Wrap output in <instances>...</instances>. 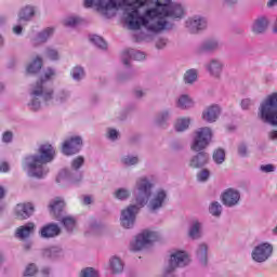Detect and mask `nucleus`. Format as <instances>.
Listing matches in <instances>:
<instances>
[{
  "mask_svg": "<svg viewBox=\"0 0 277 277\" xmlns=\"http://www.w3.org/2000/svg\"><path fill=\"white\" fill-rule=\"evenodd\" d=\"M146 0H135L129 4V0H96L95 8L106 18H111L113 10H120L128 5V16L126 23L129 29L137 31L145 27L153 34H161L167 29H172V25L166 18H183L185 10L181 4L172 3V0H156V6L147 9L144 16L140 15V8L144 6Z\"/></svg>",
  "mask_w": 277,
  "mask_h": 277,
  "instance_id": "nucleus-1",
  "label": "nucleus"
},
{
  "mask_svg": "<svg viewBox=\"0 0 277 277\" xmlns=\"http://www.w3.org/2000/svg\"><path fill=\"white\" fill-rule=\"evenodd\" d=\"M27 159L31 161L28 163L30 174L37 179H42L48 172L42 167L55 159V149L51 144H43L39 147V156H30Z\"/></svg>",
  "mask_w": 277,
  "mask_h": 277,
  "instance_id": "nucleus-2",
  "label": "nucleus"
},
{
  "mask_svg": "<svg viewBox=\"0 0 277 277\" xmlns=\"http://www.w3.org/2000/svg\"><path fill=\"white\" fill-rule=\"evenodd\" d=\"M258 116L263 122L277 127V93H272L262 102Z\"/></svg>",
  "mask_w": 277,
  "mask_h": 277,
  "instance_id": "nucleus-3",
  "label": "nucleus"
},
{
  "mask_svg": "<svg viewBox=\"0 0 277 277\" xmlns=\"http://www.w3.org/2000/svg\"><path fill=\"white\" fill-rule=\"evenodd\" d=\"M55 75V71L53 69H48L45 72V79H41L39 82L36 83L31 95L34 96V100L31 102V109L32 111H38L40 109V102L36 100V96H43L44 101H51L53 98V91H44V81H49L51 77Z\"/></svg>",
  "mask_w": 277,
  "mask_h": 277,
  "instance_id": "nucleus-4",
  "label": "nucleus"
},
{
  "mask_svg": "<svg viewBox=\"0 0 277 277\" xmlns=\"http://www.w3.org/2000/svg\"><path fill=\"white\" fill-rule=\"evenodd\" d=\"M213 137V133L211 132L210 128H201L196 132V136L194 143L192 145V150L195 153H200V150H205L211 138Z\"/></svg>",
  "mask_w": 277,
  "mask_h": 277,
  "instance_id": "nucleus-5",
  "label": "nucleus"
},
{
  "mask_svg": "<svg viewBox=\"0 0 277 277\" xmlns=\"http://www.w3.org/2000/svg\"><path fill=\"white\" fill-rule=\"evenodd\" d=\"M185 265H189V255L187 253L177 251L171 254L169 266L164 269V277L170 276L177 267H185Z\"/></svg>",
  "mask_w": 277,
  "mask_h": 277,
  "instance_id": "nucleus-6",
  "label": "nucleus"
},
{
  "mask_svg": "<svg viewBox=\"0 0 277 277\" xmlns=\"http://www.w3.org/2000/svg\"><path fill=\"white\" fill-rule=\"evenodd\" d=\"M157 239V233L150 230H144L138 234L133 242H131L132 252H140L144 250L149 243H153Z\"/></svg>",
  "mask_w": 277,
  "mask_h": 277,
  "instance_id": "nucleus-7",
  "label": "nucleus"
},
{
  "mask_svg": "<svg viewBox=\"0 0 277 277\" xmlns=\"http://www.w3.org/2000/svg\"><path fill=\"white\" fill-rule=\"evenodd\" d=\"M81 146H83V140L80 136H72L63 143L62 153L70 157V155H77L81 150Z\"/></svg>",
  "mask_w": 277,
  "mask_h": 277,
  "instance_id": "nucleus-8",
  "label": "nucleus"
},
{
  "mask_svg": "<svg viewBox=\"0 0 277 277\" xmlns=\"http://www.w3.org/2000/svg\"><path fill=\"white\" fill-rule=\"evenodd\" d=\"M272 252H274L272 245L262 243L254 248L252 259L256 261V263H264V261H267L269 256H272Z\"/></svg>",
  "mask_w": 277,
  "mask_h": 277,
  "instance_id": "nucleus-9",
  "label": "nucleus"
},
{
  "mask_svg": "<svg viewBox=\"0 0 277 277\" xmlns=\"http://www.w3.org/2000/svg\"><path fill=\"white\" fill-rule=\"evenodd\" d=\"M140 208L137 206H129L126 210L121 212V225L123 228H132L135 224V215H137Z\"/></svg>",
  "mask_w": 277,
  "mask_h": 277,
  "instance_id": "nucleus-10",
  "label": "nucleus"
},
{
  "mask_svg": "<svg viewBox=\"0 0 277 277\" xmlns=\"http://www.w3.org/2000/svg\"><path fill=\"white\" fill-rule=\"evenodd\" d=\"M136 187L138 189V196L141 201L140 199L136 200L137 202H140V205H142L143 202H146L148 198H150V189H153V184H150V182H148L146 177H142L137 181Z\"/></svg>",
  "mask_w": 277,
  "mask_h": 277,
  "instance_id": "nucleus-11",
  "label": "nucleus"
},
{
  "mask_svg": "<svg viewBox=\"0 0 277 277\" xmlns=\"http://www.w3.org/2000/svg\"><path fill=\"white\" fill-rule=\"evenodd\" d=\"M239 198H241L239 192L228 188L222 195V202L225 205V207H235V205L239 202Z\"/></svg>",
  "mask_w": 277,
  "mask_h": 277,
  "instance_id": "nucleus-12",
  "label": "nucleus"
},
{
  "mask_svg": "<svg viewBox=\"0 0 277 277\" xmlns=\"http://www.w3.org/2000/svg\"><path fill=\"white\" fill-rule=\"evenodd\" d=\"M34 213V205L31 203H18L15 207V216L17 220H27L31 217Z\"/></svg>",
  "mask_w": 277,
  "mask_h": 277,
  "instance_id": "nucleus-13",
  "label": "nucleus"
},
{
  "mask_svg": "<svg viewBox=\"0 0 277 277\" xmlns=\"http://www.w3.org/2000/svg\"><path fill=\"white\" fill-rule=\"evenodd\" d=\"M121 60L124 66H129V62H131V60H135L136 62H142V60H146V54H144V52H133V50L127 49L121 53Z\"/></svg>",
  "mask_w": 277,
  "mask_h": 277,
  "instance_id": "nucleus-14",
  "label": "nucleus"
},
{
  "mask_svg": "<svg viewBox=\"0 0 277 277\" xmlns=\"http://www.w3.org/2000/svg\"><path fill=\"white\" fill-rule=\"evenodd\" d=\"M60 233H62V229L55 223H50L43 226L40 230V235L43 239H51L53 237H57Z\"/></svg>",
  "mask_w": 277,
  "mask_h": 277,
  "instance_id": "nucleus-15",
  "label": "nucleus"
},
{
  "mask_svg": "<svg viewBox=\"0 0 277 277\" xmlns=\"http://www.w3.org/2000/svg\"><path fill=\"white\" fill-rule=\"evenodd\" d=\"M186 27L190 29V31L207 29V19L200 16H195L186 22Z\"/></svg>",
  "mask_w": 277,
  "mask_h": 277,
  "instance_id": "nucleus-16",
  "label": "nucleus"
},
{
  "mask_svg": "<svg viewBox=\"0 0 277 277\" xmlns=\"http://www.w3.org/2000/svg\"><path fill=\"white\" fill-rule=\"evenodd\" d=\"M217 116H220V106L212 105L207 109V111H203L202 119L206 120V122H215L217 120Z\"/></svg>",
  "mask_w": 277,
  "mask_h": 277,
  "instance_id": "nucleus-17",
  "label": "nucleus"
},
{
  "mask_svg": "<svg viewBox=\"0 0 277 277\" xmlns=\"http://www.w3.org/2000/svg\"><path fill=\"white\" fill-rule=\"evenodd\" d=\"M35 228H36V224L27 223L26 225L19 226L16 229L15 235L19 239H27V237H29V235L34 233Z\"/></svg>",
  "mask_w": 277,
  "mask_h": 277,
  "instance_id": "nucleus-18",
  "label": "nucleus"
},
{
  "mask_svg": "<svg viewBox=\"0 0 277 277\" xmlns=\"http://www.w3.org/2000/svg\"><path fill=\"white\" fill-rule=\"evenodd\" d=\"M208 161L209 155L201 151L190 160V168H202V166H207Z\"/></svg>",
  "mask_w": 277,
  "mask_h": 277,
  "instance_id": "nucleus-19",
  "label": "nucleus"
},
{
  "mask_svg": "<svg viewBox=\"0 0 277 277\" xmlns=\"http://www.w3.org/2000/svg\"><path fill=\"white\" fill-rule=\"evenodd\" d=\"M269 26V21L266 17H260L253 24L252 30L254 34H264Z\"/></svg>",
  "mask_w": 277,
  "mask_h": 277,
  "instance_id": "nucleus-20",
  "label": "nucleus"
},
{
  "mask_svg": "<svg viewBox=\"0 0 277 277\" xmlns=\"http://www.w3.org/2000/svg\"><path fill=\"white\" fill-rule=\"evenodd\" d=\"M166 192L159 190L154 199L150 202L151 211H157V209H161L163 206V201L166 200Z\"/></svg>",
  "mask_w": 277,
  "mask_h": 277,
  "instance_id": "nucleus-21",
  "label": "nucleus"
},
{
  "mask_svg": "<svg viewBox=\"0 0 277 277\" xmlns=\"http://www.w3.org/2000/svg\"><path fill=\"white\" fill-rule=\"evenodd\" d=\"M49 207L50 213H52V215H57V213H62V210L64 209V207H66V203L63 201L62 198L56 197Z\"/></svg>",
  "mask_w": 277,
  "mask_h": 277,
  "instance_id": "nucleus-22",
  "label": "nucleus"
},
{
  "mask_svg": "<svg viewBox=\"0 0 277 277\" xmlns=\"http://www.w3.org/2000/svg\"><path fill=\"white\" fill-rule=\"evenodd\" d=\"M208 70L213 77H220V72H222V63L215 60L211 61L208 65Z\"/></svg>",
  "mask_w": 277,
  "mask_h": 277,
  "instance_id": "nucleus-23",
  "label": "nucleus"
},
{
  "mask_svg": "<svg viewBox=\"0 0 277 277\" xmlns=\"http://www.w3.org/2000/svg\"><path fill=\"white\" fill-rule=\"evenodd\" d=\"M34 14H36L34 6H25L21 10L18 18L19 21H30L31 17H34Z\"/></svg>",
  "mask_w": 277,
  "mask_h": 277,
  "instance_id": "nucleus-24",
  "label": "nucleus"
},
{
  "mask_svg": "<svg viewBox=\"0 0 277 277\" xmlns=\"http://www.w3.org/2000/svg\"><path fill=\"white\" fill-rule=\"evenodd\" d=\"M42 68V58L37 56L35 61L28 65L27 72L28 75H36V72H39V70Z\"/></svg>",
  "mask_w": 277,
  "mask_h": 277,
  "instance_id": "nucleus-25",
  "label": "nucleus"
},
{
  "mask_svg": "<svg viewBox=\"0 0 277 277\" xmlns=\"http://www.w3.org/2000/svg\"><path fill=\"white\" fill-rule=\"evenodd\" d=\"M110 268L113 274H120L124 269V264L119 258L114 256L110 259Z\"/></svg>",
  "mask_w": 277,
  "mask_h": 277,
  "instance_id": "nucleus-26",
  "label": "nucleus"
},
{
  "mask_svg": "<svg viewBox=\"0 0 277 277\" xmlns=\"http://www.w3.org/2000/svg\"><path fill=\"white\" fill-rule=\"evenodd\" d=\"M192 105H194V102L187 95H182L177 101V107H180V109H187L192 107Z\"/></svg>",
  "mask_w": 277,
  "mask_h": 277,
  "instance_id": "nucleus-27",
  "label": "nucleus"
},
{
  "mask_svg": "<svg viewBox=\"0 0 277 277\" xmlns=\"http://www.w3.org/2000/svg\"><path fill=\"white\" fill-rule=\"evenodd\" d=\"M189 119L187 118H182V119H179L175 123V130L177 132H183V131H186V129L189 128Z\"/></svg>",
  "mask_w": 277,
  "mask_h": 277,
  "instance_id": "nucleus-28",
  "label": "nucleus"
},
{
  "mask_svg": "<svg viewBox=\"0 0 277 277\" xmlns=\"http://www.w3.org/2000/svg\"><path fill=\"white\" fill-rule=\"evenodd\" d=\"M91 42H93V44H95V47H98V49H107V41L105 39H103V37L101 36H93L90 39Z\"/></svg>",
  "mask_w": 277,
  "mask_h": 277,
  "instance_id": "nucleus-29",
  "label": "nucleus"
},
{
  "mask_svg": "<svg viewBox=\"0 0 277 277\" xmlns=\"http://www.w3.org/2000/svg\"><path fill=\"white\" fill-rule=\"evenodd\" d=\"M198 79V72L195 69H189L184 75L185 83H194Z\"/></svg>",
  "mask_w": 277,
  "mask_h": 277,
  "instance_id": "nucleus-30",
  "label": "nucleus"
},
{
  "mask_svg": "<svg viewBox=\"0 0 277 277\" xmlns=\"http://www.w3.org/2000/svg\"><path fill=\"white\" fill-rule=\"evenodd\" d=\"M207 250H208L207 245H200L197 251V255L200 262L202 263V265H207Z\"/></svg>",
  "mask_w": 277,
  "mask_h": 277,
  "instance_id": "nucleus-31",
  "label": "nucleus"
},
{
  "mask_svg": "<svg viewBox=\"0 0 277 277\" xmlns=\"http://www.w3.org/2000/svg\"><path fill=\"white\" fill-rule=\"evenodd\" d=\"M226 159V153L224 149H216L213 153V160L215 163H224V160Z\"/></svg>",
  "mask_w": 277,
  "mask_h": 277,
  "instance_id": "nucleus-32",
  "label": "nucleus"
},
{
  "mask_svg": "<svg viewBox=\"0 0 277 277\" xmlns=\"http://www.w3.org/2000/svg\"><path fill=\"white\" fill-rule=\"evenodd\" d=\"M62 224L65 226L67 230H72L77 224V221H75L74 217L65 216L62 220Z\"/></svg>",
  "mask_w": 277,
  "mask_h": 277,
  "instance_id": "nucleus-33",
  "label": "nucleus"
},
{
  "mask_svg": "<svg viewBox=\"0 0 277 277\" xmlns=\"http://www.w3.org/2000/svg\"><path fill=\"white\" fill-rule=\"evenodd\" d=\"M189 237H192V239H198V237H200V223L195 222L193 224V227L189 230Z\"/></svg>",
  "mask_w": 277,
  "mask_h": 277,
  "instance_id": "nucleus-34",
  "label": "nucleus"
},
{
  "mask_svg": "<svg viewBox=\"0 0 277 277\" xmlns=\"http://www.w3.org/2000/svg\"><path fill=\"white\" fill-rule=\"evenodd\" d=\"M210 213L215 217L222 215V206L219 202H212L210 206Z\"/></svg>",
  "mask_w": 277,
  "mask_h": 277,
  "instance_id": "nucleus-35",
  "label": "nucleus"
},
{
  "mask_svg": "<svg viewBox=\"0 0 277 277\" xmlns=\"http://www.w3.org/2000/svg\"><path fill=\"white\" fill-rule=\"evenodd\" d=\"M81 23V19L79 17H67L64 21L65 27H77Z\"/></svg>",
  "mask_w": 277,
  "mask_h": 277,
  "instance_id": "nucleus-36",
  "label": "nucleus"
},
{
  "mask_svg": "<svg viewBox=\"0 0 277 277\" xmlns=\"http://www.w3.org/2000/svg\"><path fill=\"white\" fill-rule=\"evenodd\" d=\"M80 276L81 277H98V273L92 267H87L81 271Z\"/></svg>",
  "mask_w": 277,
  "mask_h": 277,
  "instance_id": "nucleus-37",
  "label": "nucleus"
},
{
  "mask_svg": "<svg viewBox=\"0 0 277 277\" xmlns=\"http://www.w3.org/2000/svg\"><path fill=\"white\" fill-rule=\"evenodd\" d=\"M130 196L129 190L124 188H119L115 193V197L118 198V200H127V198Z\"/></svg>",
  "mask_w": 277,
  "mask_h": 277,
  "instance_id": "nucleus-38",
  "label": "nucleus"
},
{
  "mask_svg": "<svg viewBox=\"0 0 277 277\" xmlns=\"http://www.w3.org/2000/svg\"><path fill=\"white\" fill-rule=\"evenodd\" d=\"M84 161L85 160L83 159V157L79 156V157H77L76 159L72 160L71 168L74 170H79V168H81V166H83Z\"/></svg>",
  "mask_w": 277,
  "mask_h": 277,
  "instance_id": "nucleus-39",
  "label": "nucleus"
},
{
  "mask_svg": "<svg viewBox=\"0 0 277 277\" xmlns=\"http://www.w3.org/2000/svg\"><path fill=\"white\" fill-rule=\"evenodd\" d=\"M72 78L76 79V81H79V79H81V77H83L84 72H83V68L81 67H75L71 71Z\"/></svg>",
  "mask_w": 277,
  "mask_h": 277,
  "instance_id": "nucleus-40",
  "label": "nucleus"
},
{
  "mask_svg": "<svg viewBox=\"0 0 277 277\" xmlns=\"http://www.w3.org/2000/svg\"><path fill=\"white\" fill-rule=\"evenodd\" d=\"M37 272L38 267H36V264H29L24 272V276H35Z\"/></svg>",
  "mask_w": 277,
  "mask_h": 277,
  "instance_id": "nucleus-41",
  "label": "nucleus"
},
{
  "mask_svg": "<svg viewBox=\"0 0 277 277\" xmlns=\"http://www.w3.org/2000/svg\"><path fill=\"white\" fill-rule=\"evenodd\" d=\"M138 159L137 157H124L122 158V163H124V166H135V163H137Z\"/></svg>",
  "mask_w": 277,
  "mask_h": 277,
  "instance_id": "nucleus-42",
  "label": "nucleus"
},
{
  "mask_svg": "<svg viewBox=\"0 0 277 277\" xmlns=\"http://www.w3.org/2000/svg\"><path fill=\"white\" fill-rule=\"evenodd\" d=\"M217 49V43L213 41H208L203 44V51H215Z\"/></svg>",
  "mask_w": 277,
  "mask_h": 277,
  "instance_id": "nucleus-43",
  "label": "nucleus"
},
{
  "mask_svg": "<svg viewBox=\"0 0 277 277\" xmlns=\"http://www.w3.org/2000/svg\"><path fill=\"white\" fill-rule=\"evenodd\" d=\"M156 42V47L158 49H163V47H166L167 42L166 40L163 39V37H153Z\"/></svg>",
  "mask_w": 277,
  "mask_h": 277,
  "instance_id": "nucleus-44",
  "label": "nucleus"
},
{
  "mask_svg": "<svg viewBox=\"0 0 277 277\" xmlns=\"http://www.w3.org/2000/svg\"><path fill=\"white\" fill-rule=\"evenodd\" d=\"M209 170L203 169L201 172L198 173L197 179L198 181H207V179H209Z\"/></svg>",
  "mask_w": 277,
  "mask_h": 277,
  "instance_id": "nucleus-45",
  "label": "nucleus"
},
{
  "mask_svg": "<svg viewBox=\"0 0 277 277\" xmlns=\"http://www.w3.org/2000/svg\"><path fill=\"white\" fill-rule=\"evenodd\" d=\"M14 137V134H12L11 131H6L2 135V141L5 142L6 144L12 142V138Z\"/></svg>",
  "mask_w": 277,
  "mask_h": 277,
  "instance_id": "nucleus-46",
  "label": "nucleus"
},
{
  "mask_svg": "<svg viewBox=\"0 0 277 277\" xmlns=\"http://www.w3.org/2000/svg\"><path fill=\"white\" fill-rule=\"evenodd\" d=\"M48 57L53 61L60 60V54L55 50H48Z\"/></svg>",
  "mask_w": 277,
  "mask_h": 277,
  "instance_id": "nucleus-47",
  "label": "nucleus"
},
{
  "mask_svg": "<svg viewBox=\"0 0 277 277\" xmlns=\"http://www.w3.org/2000/svg\"><path fill=\"white\" fill-rule=\"evenodd\" d=\"M238 155H240V157H246V155H248V148L246 145H239Z\"/></svg>",
  "mask_w": 277,
  "mask_h": 277,
  "instance_id": "nucleus-48",
  "label": "nucleus"
},
{
  "mask_svg": "<svg viewBox=\"0 0 277 277\" xmlns=\"http://www.w3.org/2000/svg\"><path fill=\"white\" fill-rule=\"evenodd\" d=\"M53 34H55V28L48 27L41 32V36H53Z\"/></svg>",
  "mask_w": 277,
  "mask_h": 277,
  "instance_id": "nucleus-49",
  "label": "nucleus"
},
{
  "mask_svg": "<svg viewBox=\"0 0 277 277\" xmlns=\"http://www.w3.org/2000/svg\"><path fill=\"white\" fill-rule=\"evenodd\" d=\"M108 137L109 140H118V131H116L115 129H110L108 131Z\"/></svg>",
  "mask_w": 277,
  "mask_h": 277,
  "instance_id": "nucleus-50",
  "label": "nucleus"
},
{
  "mask_svg": "<svg viewBox=\"0 0 277 277\" xmlns=\"http://www.w3.org/2000/svg\"><path fill=\"white\" fill-rule=\"evenodd\" d=\"M261 170L262 172H274V167L273 164H265L261 166Z\"/></svg>",
  "mask_w": 277,
  "mask_h": 277,
  "instance_id": "nucleus-51",
  "label": "nucleus"
},
{
  "mask_svg": "<svg viewBox=\"0 0 277 277\" xmlns=\"http://www.w3.org/2000/svg\"><path fill=\"white\" fill-rule=\"evenodd\" d=\"M0 172H10V164H8V162H2L0 164Z\"/></svg>",
  "mask_w": 277,
  "mask_h": 277,
  "instance_id": "nucleus-52",
  "label": "nucleus"
},
{
  "mask_svg": "<svg viewBox=\"0 0 277 277\" xmlns=\"http://www.w3.org/2000/svg\"><path fill=\"white\" fill-rule=\"evenodd\" d=\"M250 105H251V102L249 98L242 100V102H241L242 109H248L250 107Z\"/></svg>",
  "mask_w": 277,
  "mask_h": 277,
  "instance_id": "nucleus-53",
  "label": "nucleus"
},
{
  "mask_svg": "<svg viewBox=\"0 0 277 277\" xmlns=\"http://www.w3.org/2000/svg\"><path fill=\"white\" fill-rule=\"evenodd\" d=\"M13 31H14V34H16L18 36L21 34H23V27L22 26H14Z\"/></svg>",
  "mask_w": 277,
  "mask_h": 277,
  "instance_id": "nucleus-54",
  "label": "nucleus"
},
{
  "mask_svg": "<svg viewBox=\"0 0 277 277\" xmlns=\"http://www.w3.org/2000/svg\"><path fill=\"white\" fill-rule=\"evenodd\" d=\"M83 5L84 8H92V5H94V0H84Z\"/></svg>",
  "mask_w": 277,
  "mask_h": 277,
  "instance_id": "nucleus-55",
  "label": "nucleus"
},
{
  "mask_svg": "<svg viewBox=\"0 0 277 277\" xmlns=\"http://www.w3.org/2000/svg\"><path fill=\"white\" fill-rule=\"evenodd\" d=\"M150 37H134V42L148 41Z\"/></svg>",
  "mask_w": 277,
  "mask_h": 277,
  "instance_id": "nucleus-56",
  "label": "nucleus"
},
{
  "mask_svg": "<svg viewBox=\"0 0 277 277\" xmlns=\"http://www.w3.org/2000/svg\"><path fill=\"white\" fill-rule=\"evenodd\" d=\"M84 205H92V198L90 196H85L83 199Z\"/></svg>",
  "mask_w": 277,
  "mask_h": 277,
  "instance_id": "nucleus-57",
  "label": "nucleus"
},
{
  "mask_svg": "<svg viewBox=\"0 0 277 277\" xmlns=\"http://www.w3.org/2000/svg\"><path fill=\"white\" fill-rule=\"evenodd\" d=\"M269 137H271V140H277V131L276 130L272 131L269 133Z\"/></svg>",
  "mask_w": 277,
  "mask_h": 277,
  "instance_id": "nucleus-58",
  "label": "nucleus"
},
{
  "mask_svg": "<svg viewBox=\"0 0 277 277\" xmlns=\"http://www.w3.org/2000/svg\"><path fill=\"white\" fill-rule=\"evenodd\" d=\"M5 196V189L3 188V186H0V200L3 199Z\"/></svg>",
  "mask_w": 277,
  "mask_h": 277,
  "instance_id": "nucleus-59",
  "label": "nucleus"
},
{
  "mask_svg": "<svg viewBox=\"0 0 277 277\" xmlns=\"http://www.w3.org/2000/svg\"><path fill=\"white\" fill-rule=\"evenodd\" d=\"M277 3V0H269L268 2H267V6L268 8H274V5Z\"/></svg>",
  "mask_w": 277,
  "mask_h": 277,
  "instance_id": "nucleus-60",
  "label": "nucleus"
},
{
  "mask_svg": "<svg viewBox=\"0 0 277 277\" xmlns=\"http://www.w3.org/2000/svg\"><path fill=\"white\" fill-rule=\"evenodd\" d=\"M136 98H142L144 96V93L142 91H135Z\"/></svg>",
  "mask_w": 277,
  "mask_h": 277,
  "instance_id": "nucleus-61",
  "label": "nucleus"
},
{
  "mask_svg": "<svg viewBox=\"0 0 277 277\" xmlns=\"http://www.w3.org/2000/svg\"><path fill=\"white\" fill-rule=\"evenodd\" d=\"M274 233H276V234H277V226L274 228Z\"/></svg>",
  "mask_w": 277,
  "mask_h": 277,
  "instance_id": "nucleus-62",
  "label": "nucleus"
},
{
  "mask_svg": "<svg viewBox=\"0 0 277 277\" xmlns=\"http://www.w3.org/2000/svg\"><path fill=\"white\" fill-rule=\"evenodd\" d=\"M2 262H3V258L0 256V263H2Z\"/></svg>",
  "mask_w": 277,
  "mask_h": 277,
  "instance_id": "nucleus-63",
  "label": "nucleus"
}]
</instances>
